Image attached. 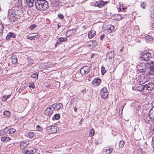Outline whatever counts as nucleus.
Here are the masks:
<instances>
[{
	"instance_id": "obj_1",
	"label": "nucleus",
	"mask_w": 154,
	"mask_h": 154,
	"mask_svg": "<svg viewBox=\"0 0 154 154\" xmlns=\"http://www.w3.org/2000/svg\"><path fill=\"white\" fill-rule=\"evenodd\" d=\"M36 8L39 11H44L48 7V3L45 0H37L35 2Z\"/></svg>"
},
{
	"instance_id": "obj_2",
	"label": "nucleus",
	"mask_w": 154,
	"mask_h": 154,
	"mask_svg": "<svg viewBox=\"0 0 154 154\" xmlns=\"http://www.w3.org/2000/svg\"><path fill=\"white\" fill-rule=\"evenodd\" d=\"M144 119L146 123H149L151 122H154V108L150 109L148 115L144 116Z\"/></svg>"
},
{
	"instance_id": "obj_3",
	"label": "nucleus",
	"mask_w": 154,
	"mask_h": 154,
	"mask_svg": "<svg viewBox=\"0 0 154 154\" xmlns=\"http://www.w3.org/2000/svg\"><path fill=\"white\" fill-rule=\"evenodd\" d=\"M141 91L144 90L145 92H150L154 88V84L150 83L144 85L140 86Z\"/></svg>"
},
{
	"instance_id": "obj_4",
	"label": "nucleus",
	"mask_w": 154,
	"mask_h": 154,
	"mask_svg": "<svg viewBox=\"0 0 154 154\" xmlns=\"http://www.w3.org/2000/svg\"><path fill=\"white\" fill-rule=\"evenodd\" d=\"M151 57V55L150 53L144 52L141 54L140 58V60H142L147 61L149 60Z\"/></svg>"
},
{
	"instance_id": "obj_5",
	"label": "nucleus",
	"mask_w": 154,
	"mask_h": 154,
	"mask_svg": "<svg viewBox=\"0 0 154 154\" xmlns=\"http://www.w3.org/2000/svg\"><path fill=\"white\" fill-rule=\"evenodd\" d=\"M100 95L103 99H106L108 97V92L106 88L104 87L100 90Z\"/></svg>"
},
{
	"instance_id": "obj_6",
	"label": "nucleus",
	"mask_w": 154,
	"mask_h": 154,
	"mask_svg": "<svg viewBox=\"0 0 154 154\" xmlns=\"http://www.w3.org/2000/svg\"><path fill=\"white\" fill-rule=\"evenodd\" d=\"M15 14L13 9H10L8 11V18L11 21H14Z\"/></svg>"
},
{
	"instance_id": "obj_7",
	"label": "nucleus",
	"mask_w": 154,
	"mask_h": 154,
	"mask_svg": "<svg viewBox=\"0 0 154 154\" xmlns=\"http://www.w3.org/2000/svg\"><path fill=\"white\" fill-rule=\"evenodd\" d=\"M54 108H51V106H50L45 110V113L48 116H50L53 113Z\"/></svg>"
},
{
	"instance_id": "obj_8",
	"label": "nucleus",
	"mask_w": 154,
	"mask_h": 154,
	"mask_svg": "<svg viewBox=\"0 0 154 154\" xmlns=\"http://www.w3.org/2000/svg\"><path fill=\"white\" fill-rule=\"evenodd\" d=\"M89 71V67L87 66H85L81 69L80 72L82 75H84L88 73Z\"/></svg>"
},
{
	"instance_id": "obj_9",
	"label": "nucleus",
	"mask_w": 154,
	"mask_h": 154,
	"mask_svg": "<svg viewBox=\"0 0 154 154\" xmlns=\"http://www.w3.org/2000/svg\"><path fill=\"white\" fill-rule=\"evenodd\" d=\"M148 65L149 66H148L150 67L149 74L151 75L154 74V62L151 61L150 63H148Z\"/></svg>"
},
{
	"instance_id": "obj_10",
	"label": "nucleus",
	"mask_w": 154,
	"mask_h": 154,
	"mask_svg": "<svg viewBox=\"0 0 154 154\" xmlns=\"http://www.w3.org/2000/svg\"><path fill=\"white\" fill-rule=\"evenodd\" d=\"M48 131L50 134L55 133L57 131V128L56 127L51 126L48 128Z\"/></svg>"
},
{
	"instance_id": "obj_11",
	"label": "nucleus",
	"mask_w": 154,
	"mask_h": 154,
	"mask_svg": "<svg viewBox=\"0 0 154 154\" xmlns=\"http://www.w3.org/2000/svg\"><path fill=\"white\" fill-rule=\"evenodd\" d=\"M138 70L140 71H144L146 70L145 65L144 63H140L137 66Z\"/></svg>"
},
{
	"instance_id": "obj_12",
	"label": "nucleus",
	"mask_w": 154,
	"mask_h": 154,
	"mask_svg": "<svg viewBox=\"0 0 154 154\" xmlns=\"http://www.w3.org/2000/svg\"><path fill=\"white\" fill-rule=\"evenodd\" d=\"M101 82V80L99 78L95 79L92 82V84L94 86L99 85Z\"/></svg>"
},
{
	"instance_id": "obj_13",
	"label": "nucleus",
	"mask_w": 154,
	"mask_h": 154,
	"mask_svg": "<svg viewBox=\"0 0 154 154\" xmlns=\"http://www.w3.org/2000/svg\"><path fill=\"white\" fill-rule=\"evenodd\" d=\"M67 40V38H60L57 41V43L55 45V46H56L57 45L60 44L62 42L66 41Z\"/></svg>"
},
{
	"instance_id": "obj_14",
	"label": "nucleus",
	"mask_w": 154,
	"mask_h": 154,
	"mask_svg": "<svg viewBox=\"0 0 154 154\" xmlns=\"http://www.w3.org/2000/svg\"><path fill=\"white\" fill-rule=\"evenodd\" d=\"M35 152V150L33 149L28 150H25L23 151V153L27 154H32Z\"/></svg>"
},
{
	"instance_id": "obj_15",
	"label": "nucleus",
	"mask_w": 154,
	"mask_h": 154,
	"mask_svg": "<svg viewBox=\"0 0 154 154\" xmlns=\"http://www.w3.org/2000/svg\"><path fill=\"white\" fill-rule=\"evenodd\" d=\"M96 34L95 31L94 30H92L88 33V36L89 38H92L96 35Z\"/></svg>"
},
{
	"instance_id": "obj_16",
	"label": "nucleus",
	"mask_w": 154,
	"mask_h": 154,
	"mask_svg": "<svg viewBox=\"0 0 154 154\" xmlns=\"http://www.w3.org/2000/svg\"><path fill=\"white\" fill-rule=\"evenodd\" d=\"M14 2L16 6L21 7L22 5V0H14Z\"/></svg>"
},
{
	"instance_id": "obj_17",
	"label": "nucleus",
	"mask_w": 154,
	"mask_h": 154,
	"mask_svg": "<svg viewBox=\"0 0 154 154\" xmlns=\"http://www.w3.org/2000/svg\"><path fill=\"white\" fill-rule=\"evenodd\" d=\"M29 144L28 142L23 141L21 142L20 144V148L23 149L26 147Z\"/></svg>"
},
{
	"instance_id": "obj_18",
	"label": "nucleus",
	"mask_w": 154,
	"mask_h": 154,
	"mask_svg": "<svg viewBox=\"0 0 154 154\" xmlns=\"http://www.w3.org/2000/svg\"><path fill=\"white\" fill-rule=\"evenodd\" d=\"M107 58H108L110 59H113L114 57V51H110L106 55Z\"/></svg>"
},
{
	"instance_id": "obj_19",
	"label": "nucleus",
	"mask_w": 154,
	"mask_h": 154,
	"mask_svg": "<svg viewBox=\"0 0 154 154\" xmlns=\"http://www.w3.org/2000/svg\"><path fill=\"white\" fill-rule=\"evenodd\" d=\"M34 0H26V5L29 8L33 6Z\"/></svg>"
},
{
	"instance_id": "obj_20",
	"label": "nucleus",
	"mask_w": 154,
	"mask_h": 154,
	"mask_svg": "<svg viewBox=\"0 0 154 154\" xmlns=\"http://www.w3.org/2000/svg\"><path fill=\"white\" fill-rule=\"evenodd\" d=\"M11 60L12 63L14 64H16L17 61V60L16 56L14 55L12 56Z\"/></svg>"
},
{
	"instance_id": "obj_21",
	"label": "nucleus",
	"mask_w": 154,
	"mask_h": 154,
	"mask_svg": "<svg viewBox=\"0 0 154 154\" xmlns=\"http://www.w3.org/2000/svg\"><path fill=\"white\" fill-rule=\"evenodd\" d=\"M106 2H103L102 1L101 2H97L95 4V5L99 8H101L102 7L104 6L106 4Z\"/></svg>"
},
{
	"instance_id": "obj_22",
	"label": "nucleus",
	"mask_w": 154,
	"mask_h": 154,
	"mask_svg": "<svg viewBox=\"0 0 154 154\" xmlns=\"http://www.w3.org/2000/svg\"><path fill=\"white\" fill-rule=\"evenodd\" d=\"M114 20H120L122 19L123 17H122L120 14H118L115 15L114 16Z\"/></svg>"
},
{
	"instance_id": "obj_23",
	"label": "nucleus",
	"mask_w": 154,
	"mask_h": 154,
	"mask_svg": "<svg viewBox=\"0 0 154 154\" xmlns=\"http://www.w3.org/2000/svg\"><path fill=\"white\" fill-rule=\"evenodd\" d=\"M27 60L28 61V65L29 66H30L33 63L34 60L31 59L30 57H28Z\"/></svg>"
},
{
	"instance_id": "obj_24",
	"label": "nucleus",
	"mask_w": 154,
	"mask_h": 154,
	"mask_svg": "<svg viewBox=\"0 0 154 154\" xmlns=\"http://www.w3.org/2000/svg\"><path fill=\"white\" fill-rule=\"evenodd\" d=\"M3 114L6 118H9L11 116V114L10 112L8 111H5L3 112Z\"/></svg>"
},
{
	"instance_id": "obj_25",
	"label": "nucleus",
	"mask_w": 154,
	"mask_h": 154,
	"mask_svg": "<svg viewBox=\"0 0 154 154\" xmlns=\"http://www.w3.org/2000/svg\"><path fill=\"white\" fill-rule=\"evenodd\" d=\"M145 39L146 42H148L149 41H152L153 38L150 35H147L145 37Z\"/></svg>"
},
{
	"instance_id": "obj_26",
	"label": "nucleus",
	"mask_w": 154,
	"mask_h": 154,
	"mask_svg": "<svg viewBox=\"0 0 154 154\" xmlns=\"http://www.w3.org/2000/svg\"><path fill=\"white\" fill-rule=\"evenodd\" d=\"M112 149L109 148V149H104V151L105 152L106 154H109L112 151Z\"/></svg>"
},
{
	"instance_id": "obj_27",
	"label": "nucleus",
	"mask_w": 154,
	"mask_h": 154,
	"mask_svg": "<svg viewBox=\"0 0 154 154\" xmlns=\"http://www.w3.org/2000/svg\"><path fill=\"white\" fill-rule=\"evenodd\" d=\"M31 78L37 80L38 78V74L37 73H33L31 75Z\"/></svg>"
},
{
	"instance_id": "obj_28",
	"label": "nucleus",
	"mask_w": 154,
	"mask_h": 154,
	"mask_svg": "<svg viewBox=\"0 0 154 154\" xmlns=\"http://www.w3.org/2000/svg\"><path fill=\"white\" fill-rule=\"evenodd\" d=\"M35 134L34 133L32 132H29L28 133L27 136L30 138H32L34 136Z\"/></svg>"
},
{
	"instance_id": "obj_29",
	"label": "nucleus",
	"mask_w": 154,
	"mask_h": 154,
	"mask_svg": "<svg viewBox=\"0 0 154 154\" xmlns=\"http://www.w3.org/2000/svg\"><path fill=\"white\" fill-rule=\"evenodd\" d=\"M11 96V95H5L2 98V100L3 101H5L7 100V99L9 98Z\"/></svg>"
},
{
	"instance_id": "obj_30",
	"label": "nucleus",
	"mask_w": 154,
	"mask_h": 154,
	"mask_svg": "<svg viewBox=\"0 0 154 154\" xmlns=\"http://www.w3.org/2000/svg\"><path fill=\"white\" fill-rule=\"evenodd\" d=\"M63 105L62 103H59L56 105L55 109L56 110H59L60 108L63 106Z\"/></svg>"
},
{
	"instance_id": "obj_31",
	"label": "nucleus",
	"mask_w": 154,
	"mask_h": 154,
	"mask_svg": "<svg viewBox=\"0 0 154 154\" xmlns=\"http://www.w3.org/2000/svg\"><path fill=\"white\" fill-rule=\"evenodd\" d=\"M60 117V115L59 114H57L55 115L53 117L52 119L53 120H58Z\"/></svg>"
},
{
	"instance_id": "obj_32",
	"label": "nucleus",
	"mask_w": 154,
	"mask_h": 154,
	"mask_svg": "<svg viewBox=\"0 0 154 154\" xmlns=\"http://www.w3.org/2000/svg\"><path fill=\"white\" fill-rule=\"evenodd\" d=\"M94 133L95 132L94 129L92 128L89 131V136L90 137H92L94 135Z\"/></svg>"
},
{
	"instance_id": "obj_33",
	"label": "nucleus",
	"mask_w": 154,
	"mask_h": 154,
	"mask_svg": "<svg viewBox=\"0 0 154 154\" xmlns=\"http://www.w3.org/2000/svg\"><path fill=\"white\" fill-rule=\"evenodd\" d=\"M108 28L109 29V32H111L114 30V26L112 25H109L108 26Z\"/></svg>"
},
{
	"instance_id": "obj_34",
	"label": "nucleus",
	"mask_w": 154,
	"mask_h": 154,
	"mask_svg": "<svg viewBox=\"0 0 154 154\" xmlns=\"http://www.w3.org/2000/svg\"><path fill=\"white\" fill-rule=\"evenodd\" d=\"M4 28V26L2 24H0V35H2L3 33V30Z\"/></svg>"
},
{
	"instance_id": "obj_35",
	"label": "nucleus",
	"mask_w": 154,
	"mask_h": 154,
	"mask_svg": "<svg viewBox=\"0 0 154 154\" xmlns=\"http://www.w3.org/2000/svg\"><path fill=\"white\" fill-rule=\"evenodd\" d=\"M90 43H92L90 45H92L93 47H95L97 45V42L95 41H93L91 42H90Z\"/></svg>"
},
{
	"instance_id": "obj_36",
	"label": "nucleus",
	"mask_w": 154,
	"mask_h": 154,
	"mask_svg": "<svg viewBox=\"0 0 154 154\" xmlns=\"http://www.w3.org/2000/svg\"><path fill=\"white\" fill-rule=\"evenodd\" d=\"M124 141L123 140L120 141L119 144V146L121 148H122L124 146Z\"/></svg>"
},
{
	"instance_id": "obj_37",
	"label": "nucleus",
	"mask_w": 154,
	"mask_h": 154,
	"mask_svg": "<svg viewBox=\"0 0 154 154\" xmlns=\"http://www.w3.org/2000/svg\"><path fill=\"white\" fill-rule=\"evenodd\" d=\"M146 3L145 2H143L142 3L141 5V8L143 9H145L146 8Z\"/></svg>"
},
{
	"instance_id": "obj_38",
	"label": "nucleus",
	"mask_w": 154,
	"mask_h": 154,
	"mask_svg": "<svg viewBox=\"0 0 154 154\" xmlns=\"http://www.w3.org/2000/svg\"><path fill=\"white\" fill-rule=\"evenodd\" d=\"M29 87L30 88H32L33 89L35 88V86L33 82H31L29 83Z\"/></svg>"
},
{
	"instance_id": "obj_39",
	"label": "nucleus",
	"mask_w": 154,
	"mask_h": 154,
	"mask_svg": "<svg viewBox=\"0 0 154 154\" xmlns=\"http://www.w3.org/2000/svg\"><path fill=\"white\" fill-rule=\"evenodd\" d=\"M38 36V35H35V36L28 37H27V38L28 39H30V40L35 39V38L36 37Z\"/></svg>"
},
{
	"instance_id": "obj_40",
	"label": "nucleus",
	"mask_w": 154,
	"mask_h": 154,
	"mask_svg": "<svg viewBox=\"0 0 154 154\" xmlns=\"http://www.w3.org/2000/svg\"><path fill=\"white\" fill-rule=\"evenodd\" d=\"M16 131V130L14 128H12L10 130V131L9 132V134H13L14 133L15 131Z\"/></svg>"
},
{
	"instance_id": "obj_41",
	"label": "nucleus",
	"mask_w": 154,
	"mask_h": 154,
	"mask_svg": "<svg viewBox=\"0 0 154 154\" xmlns=\"http://www.w3.org/2000/svg\"><path fill=\"white\" fill-rule=\"evenodd\" d=\"M7 137H4L1 139V141L3 142L6 143Z\"/></svg>"
},
{
	"instance_id": "obj_42",
	"label": "nucleus",
	"mask_w": 154,
	"mask_h": 154,
	"mask_svg": "<svg viewBox=\"0 0 154 154\" xmlns=\"http://www.w3.org/2000/svg\"><path fill=\"white\" fill-rule=\"evenodd\" d=\"M36 25L35 24H32L30 26L29 28L31 30H33L36 27Z\"/></svg>"
},
{
	"instance_id": "obj_43",
	"label": "nucleus",
	"mask_w": 154,
	"mask_h": 154,
	"mask_svg": "<svg viewBox=\"0 0 154 154\" xmlns=\"http://www.w3.org/2000/svg\"><path fill=\"white\" fill-rule=\"evenodd\" d=\"M5 133L3 130H2L0 131V136H3L5 134Z\"/></svg>"
},
{
	"instance_id": "obj_44",
	"label": "nucleus",
	"mask_w": 154,
	"mask_h": 154,
	"mask_svg": "<svg viewBox=\"0 0 154 154\" xmlns=\"http://www.w3.org/2000/svg\"><path fill=\"white\" fill-rule=\"evenodd\" d=\"M106 71V70L105 68L103 67H101V72L103 75V74Z\"/></svg>"
},
{
	"instance_id": "obj_45",
	"label": "nucleus",
	"mask_w": 154,
	"mask_h": 154,
	"mask_svg": "<svg viewBox=\"0 0 154 154\" xmlns=\"http://www.w3.org/2000/svg\"><path fill=\"white\" fill-rule=\"evenodd\" d=\"M9 35L11 36L13 38H14L15 37V34L11 32H10L9 33Z\"/></svg>"
},
{
	"instance_id": "obj_46",
	"label": "nucleus",
	"mask_w": 154,
	"mask_h": 154,
	"mask_svg": "<svg viewBox=\"0 0 154 154\" xmlns=\"http://www.w3.org/2000/svg\"><path fill=\"white\" fill-rule=\"evenodd\" d=\"M36 129L38 131H40L42 129V128L39 125H37L36 126Z\"/></svg>"
},
{
	"instance_id": "obj_47",
	"label": "nucleus",
	"mask_w": 154,
	"mask_h": 154,
	"mask_svg": "<svg viewBox=\"0 0 154 154\" xmlns=\"http://www.w3.org/2000/svg\"><path fill=\"white\" fill-rule=\"evenodd\" d=\"M58 17L60 19H63V16L62 14H59L58 15Z\"/></svg>"
},
{
	"instance_id": "obj_48",
	"label": "nucleus",
	"mask_w": 154,
	"mask_h": 154,
	"mask_svg": "<svg viewBox=\"0 0 154 154\" xmlns=\"http://www.w3.org/2000/svg\"><path fill=\"white\" fill-rule=\"evenodd\" d=\"M151 17L152 18H154V10L151 14Z\"/></svg>"
},
{
	"instance_id": "obj_49",
	"label": "nucleus",
	"mask_w": 154,
	"mask_h": 154,
	"mask_svg": "<svg viewBox=\"0 0 154 154\" xmlns=\"http://www.w3.org/2000/svg\"><path fill=\"white\" fill-rule=\"evenodd\" d=\"M104 34H103L102 35H101L100 37V38L101 40H102L103 39V38H104Z\"/></svg>"
},
{
	"instance_id": "obj_50",
	"label": "nucleus",
	"mask_w": 154,
	"mask_h": 154,
	"mask_svg": "<svg viewBox=\"0 0 154 154\" xmlns=\"http://www.w3.org/2000/svg\"><path fill=\"white\" fill-rule=\"evenodd\" d=\"M56 104H55V103L54 104L52 105V106H51V108H53L54 109V108L56 106Z\"/></svg>"
},
{
	"instance_id": "obj_51",
	"label": "nucleus",
	"mask_w": 154,
	"mask_h": 154,
	"mask_svg": "<svg viewBox=\"0 0 154 154\" xmlns=\"http://www.w3.org/2000/svg\"><path fill=\"white\" fill-rule=\"evenodd\" d=\"M11 140V138L10 137H7V138H6V142L7 141H9V140Z\"/></svg>"
},
{
	"instance_id": "obj_52",
	"label": "nucleus",
	"mask_w": 154,
	"mask_h": 154,
	"mask_svg": "<svg viewBox=\"0 0 154 154\" xmlns=\"http://www.w3.org/2000/svg\"><path fill=\"white\" fill-rule=\"evenodd\" d=\"M83 118H82V119H81V120L79 122V123H80V124H82V121H83Z\"/></svg>"
},
{
	"instance_id": "obj_53",
	"label": "nucleus",
	"mask_w": 154,
	"mask_h": 154,
	"mask_svg": "<svg viewBox=\"0 0 154 154\" xmlns=\"http://www.w3.org/2000/svg\"><path fill=\"white\" fill-rule=\"evenodd\" d=\"M125 105V104H124L123 106H122L120 108H122V110H123V109Z\"/></svg>"
},
{
	"instance_id": "obj_54",
	"label": "nucleus",
	"mask_w": 154,
	"mask_h": 154,
	"mask_svg": "<svg viewBox=\"0 0 154 154\" xmlns=\"http://www.w3.org/2000/svg\"><path fill=\"white\" fill-rule=\"evenodd\" d=\"M74 110L75 112H77V109L76 107L74 108Z\"/></svg>"
},
{
	"instance_id": "obj_55",
	"label": "nucleus",
	"mask_w": 154,
	"mask_h": 154,
	"mask_svg": "<svg viewBox=\"0 0 154 154\" xmlns=\"http://www.w3.org/2000/svg\"><path fill=\"white\" fill-rule=\"evenodd\" d=\"M152 105L153 106V107L152 108H154V100L152 102Z\"/></svg>"
},
{
	"instance_id": "obj_56",
	"label": "nucleus",
	"mask_w": 154,
	"mask_h": 154,
	"mask_svg": "<svg viewBox=\"0 0 154 154\" xmlns=\"http://www.w3.org/2000/svg\"><path fill=\"white\" fill-rule=\"evenodd\" d=\"M10 36L9 35V36H7L6 37V39H9L10 38Z\"/></svg>"
},
{
	"instance_id": "obj_57",
	"label": "nucleus",
	"mask_w": 154,
	"mask_h": 154,
	"mask_svg": "<svg viewBox=\"0 0 154 154\" xmlns=\"http://www.w3.org/2000/svg\"><path fill=\"white\" fill-rule=\"evenodd\" d=\"M110 69H112V72H113L115 70V69L114 68H111Z\"/></svg>"
},
{
	"instance_id": "obj_58",
	"label": "nucleus",
	"mask_w": 154,
	"mask_h": 154,
	"mask_svg": "<svg viewBox=\"0 0 154 154\" xmlns=\"http://www.w3.org/2000/svg\"><path fill=\"white\" fill-rule=\"evenodd\" d=\"M110 72L111 73H112L113 72H112V69H110L109 70Z\"/></svg>"
},
{
	"instance_id": "obj_59",
	"label": "nucleus",
	"mask_w": 154,
	"mask_h": 154,
	"mask_svg": "<svg viewBox=\"0 0 154 154\" xmlns=\"http://www.w3.org/2000/svg\"><path fill=\"white\" fill-rule=\"evenodd\" d=\"M22 91V90L21 89H19L18 91L19 93L20 92Z\"/></svg>"
},
{
	"instance_id": "obj_60",
	"label": "nucleus",
	"mask_w": 154,
	"mask_h": 154,
	"mask_svg": "<svg viewBox=\"0 0 154 154\" xmlns=\"http://www.w3.org/2000/svg\"><path fill=\"white\" fill-rule=\"evenodd\" d=\"M94 55V54H93L91 55V58H92Z\"/></svg>"
},
{
	"instance_id": "obj_61",
	"label": "nucleus",
	"mask_w": 154,
	"mask_h": 154,
	"mask_svg": "<svg viewBox=\"0 0 154 154\" xmlns=\"http://www.w3.org/2000/svg\"><path fill=\"white\" fill-rule=\"evenodd\" d=\"M120 51H121V52H122V49H121L120 50Z\"/></svg>"
},
{
	"instance_id": "obj_62",
	"label": "nucleus",
	"mask_w": 154,
	"mask_h": 154,
	"mask_svg": "<svg viewBox=\"0 0 154 154\" xmlns=\"http://www.w3.org/2000/svg\"><path fill=\"white\" fill-rule=\"evenodd\" d=\"M120 109H121V113H122V108H120Z\"/></svg>"
},
{
	"instance_id": "obj_63",
	"label": "nucleus",
	"mask_w": 154,
	"mask_h": 154,
	"mask_svg": "<svg viewBox=\"0 0 154 154\" xmlns=\"http://www.w3.org/2000/svg\"><path fill=\"white\" fill-rule=\"evenodd\" d=\"M122 9L124 10L125 9V8H122Z\"/></svg>"
},
{
	"instance_id": "obj_64",
	"label": "nucleus",
	"mask_w": 154,
	"mask_h": 154,
	"mask_svg": "<svg viewBox=\"0 0 154 154\" xmlns=\"http://www.w3.org/2000/svg\"><path fill=\"white\" fill-rule=\"evenodd\" d=\"M153 133H154V129H153Z\"/></svg>"
}]
</instances>
